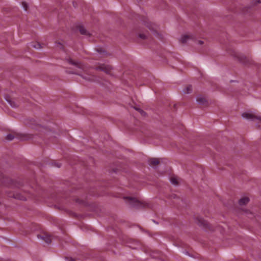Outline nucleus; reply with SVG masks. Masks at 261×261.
<instances>
[{"instance_id": "f257e3e1", "label": "nucleus", "mask_w": 261, "mask_h": 261, "mask_svg": "<svg viewBox=\"0 0 261 261\" xmlns=\"http://www.w3.org/2000/svg\"><path fill=\"white\" fill-rule=\"evenodd\" d=\"M242 117L243 119L251 121H258V123H261V117L259 115L255 114L251 111H246L242 114Z\"/></svg>"}, {"instance_id": "f03ea898", "label": "nucleus", "mask_w": 261, "mask_h": 261, "mask_svg": "<svg viewBox=\"0 0 261 261\" xmlns=\"http://www.w3.org/2000/svg\"><path fill=\"white\" fill-rule=\"evenodd\" d=\"M127 202H128L132 206H139L140 202L138 201L136 198L132 197H126L124 198Z\"/></svg>"}, {"instance_id": "7ed1b4c3", "label": "nucleus", "mask_w": 261, "mask_h": 261, "mask_svg": "<svg viewBox=\"0 0 261 261\" xmlns=\"http://www.w3.org/2000/svg\"><path fill=\"white\" fill-rule=\"evenodd\" d=\"M193 39V35L190 33H188L182 35L180 38V41L182 43H187L189 40Z\"/></svg>"}, {"instance_id": "20e7f679", "label": "nucleus", "mask_w": 261, "mask_h": 261, "mask_svg": "<svg viewBox=\"0 0 261 261\" xmlns=\"http://www.w3.org/2000/svg\"><path fill=\"white\" fill-rule=\"evenodd\" d=\"M96 69L100 70L106 73H109L111 71V68L110 66L102 65L96 67Z\"/></svg>"}, {"instance_id": "39448f33", "label": "nucleus", "mask_w": 261, "mask_h": 261, "mask_svg": "<svg viewBox=\"0 0 261 261\" xmlns=\"http://www.w3.org/2000/svg\"><path fill=\"white\" fill-rule=\"evenodd\" d=\"M68 62L71 65H73L75 68L84 69V66L80 63L74 62L71 59H68Z\"/></svg>"}, {"instance_id": "423d86ee", "label": "nucleus", "mask_w": 261, "mask_h": 261, "mask_svg": "<svg viewBox=\"0 0 261 261\" xmlns=\"http://www.w3.org/2000/svg\"><path fill=\"white\" fill-rule=\"evenodd\" d=\"M249 199L247 197H243L239 201V204L240 206L245 205L248 203Z\"/></svg>"}, {"instance_id": "0eeeda50", "label": "nucleus", "mask_w": 261, "mask_h": 261, "mask_svg": "<svg viewBox=\"0 0 261 261\" xmlns=\"http://www.w3.org/2000/svg\"><path fill=\"white\" fill-rule=\"evenodd\" d=\"M38 238L44 240L46 243L51 242V239L49 236L44 234L43 236H38Z\"/></svg>"}, {"instance_id": "6e6552de", "label": "nucleus", "mask_w": 261, "mask_h": 261, "mask_svg": "<svg viewBox=\"0 0 261 261\" xmlns=\"http://www.w3.org/2000/svg\"><path fill=\"white\" fill-rule=\"evenodd\" d=\"M197 102L200 105H203L206 102V99L202 96H199L196 97Z\"/></svg>"}, {"instance_id": "1a4fd4ad", "label": "nucleus", "mask_w": 261, "mask_h": 261, "mask_svg": "<svg viewBox=\"0 0 261 261\" xmlns=\"http://www.w3.org/2000/svg\"><path fill=\"white\" fill-rule=\"evenodd\" d=\"M150 165L155 166L159 163V160L156 158H152L149 160Z\"/></svg>"}, {"instance_id": "9d476101", "label": "nucleus", "mask_w": 261, "mask_h": 261, "mask_svg": "<svg viewBox=\"0 0 261 261\" xmlns=\"http://www.w3.org/2000/svg\"><path fill=\"white\" fill-rule=\"evenodd\" d=\"M192 87L191 86H188L183 90V93L184 94H189L190 93L192 92Z\"/></svg>"}, {"instance_id": "9b49d317", "label": "nucleus", "mask_w": 261, "mask_h": 261, "mask_svg": "<svg viewBox=\"0 0 261 261\" xmlns=\"http://www.w3.org/2000/svg\"><path fill=\"white\" fill-rule=\"evenodd\" d=\"M13 197L15 198L19 199L22 200H25L27 199V198L25 197H24V196H21L20 194H16V195H14Z\"/></svg>"}, {"instance_id": "f8f14e48", "label": "nucleus", "mask_w": 261, "mask_h": 261, "mask_svg": "<svg viewBox=\"0 0 261 261\" xmlns=\"http://www.w3.org/2000/svg\"><path fill=\"white\" fill-rule=\"evenodd\" d=\"M170 181L174 185H176L178 184V179L176 177H172L170 179Z\"/></svg>"}, {"instance_id": "ddd939ff", "label": "nucleus", "mask_w": 261, "mask_h": 261, "mask_svg": "<svg viewBox=\"0 0 261 261\" xmlns=\"http://www.w3.org/2000/svg\"><path fill=\"white\" fill-rule=\"evenodd\" d=\"M80 32L82 34L86 35L87 34V31L84 28H81L80 29Z\"/></svg>"}, {"instance_id": "4468645a", "label": "nucleus", "mask_w": 261, "mask_h": 261, "mask_svg": "<svg viewBox=\"0 0 261 261\" xmlns=\"http://www.w3.org/2000/svg\"><path fill=\"white\" fill-rule=\"evenodd\" d=\"M22 7H23V9L25 11H27V9H28V4L26 3L23 2V3H22Z\"/></svg>"}, {"instance_id": "2eb2a0df", "label": "nucleus", "mask_w": 261, "mask_h": 261, "mask_svg": "<svg viewBox=\"0 0 261 261\" xmlns=\"http://www.w3.org/2000/svg\"><path fill=\"white\" fill-rule=\"evenodd\" d=\"M32 46L36 49L41 48V45L38 43H36L35 45H33Z\"/></svg>"}, {"instance_id": "dca6fc26", "label": "nucleus", "mask_w": 261, "mask_h": 261, "mask_svg": "<svg viewBox=\"0 0 261 261\" xmlns=\"http://www.w3.org/2000/svg\"><path fill=\"white\" fill-rule=\"evenodd\" d=\"M6 138L7 140L11 141L13 139L14 136L12 135H8L7 136Z\"/></svg>"}, {"instance_id": "f3484780", "label": "nucleus", "mask_w": 261, "mask_h": 261, "mask_svg": "<svg viewBox=\"0 0 261 261\" xmlns=\"http://www.w3.org/2000/svg\"><path fill=\"white\" fill-rule=\"evenodd\" d=\"M148 27L149 29V30H150L153 32V33L154 34V35L158 36V35H159V33H157L156 31H154L153 29H152L151 28H150L148 26Z\"/></svg>"}, {"instance_id": "a211bd4d", "label": "nucleus", "mask_w": 261, "mask_h": 261, "mask_svg": "<svg viewBox=\"0 0 261 261\" xmlns=\"http://www.w3.org/2000/svg\"><path fill=\"white\" fill-rule=\"evenodd\" d=\"M97 51L99 53L100 55H101V54L105 55L106 54V53L104 50H102V49H98Z\"/></svg>"}, {"instance_id": "6ab92c4d", "label": "nucleus", "mask_w": 261, "mask_h": 261, "mask_svg": "<svg viewBox=\"0 0 261 261\" xmlns=\"http://www.w3.org/2000/svg\"><path fill=\"white\" fill-rule=\"evenodd\" d=\"M139 37L142 39H145V38H146V35L144 34H140Z\"/></svg>"}, {"instance_id": "aec40b11", "label": "nucleus", "mask_w": 261, "mask_h": 261, "mask_svg": "<svg viewBox=\"0 0 261 261\" xmlns=\"http://www.w3.org/2000/svg\"><path fill=\"white\" fill-rule=\"evenodd\" d=\"M203 41L201 40H198L197 43L199 45H201L203 44Z\"/></svg>"}, {"instance_id": "412c9836", "label": "nucleus", "mask_w": 261, "mask_h": 261, "mask_svg": "<svg viewBox=\"0 0 261 261\" xmlns=\"http://www.w3.org/2000/svg\"><path fill=\"white\" fill-rule=\"evenodd\" d=\"M140 113H141V114L142 115H144V114H145V112H144L143 111H142V110H140Z\"/></svg>"}, {"instance_id": "4be33fe9", "label": "nucleus", "mask_w": 261, "mask_h": 261, "mask_svg": "<svg viewBox=\"0 0 261 261\" xmlns=\"http://www.w3.org/2000/svg\"><path fill=\"white\" fill-rule=\"evenodd\" d=\"M11 106H12V107H16V105H13L12 103H11Z\"/></svg>"}, {"instance_id": "5701e85b", "label": "nucleus", "mask_w": 261, "mask_h": 261, "mask_svg": "<svg viewBox=\"0 0 261 261\" xmlns=\"http://www.w3.org/2000/svg\"><path fill=\"white\" fill-rule=\"evenodd\" d=\"M256 3H260V1H259V0H257V1H256Z\"/></svg>"}, {"instance_id": "b1692460", "label": "nucleus", "mask_w": 261, "mask_h": 261, "mask_svg": "<svg viewBox=\"0 0 261 261\" xmlns=\"http://www.w3.org/2000/svg\"><path fill=\"white\" fill-rule=\"evenodd\" d=\"M74 73H75V74H79V73L77 72H73Z\"/></svg>"}]
</instances>
